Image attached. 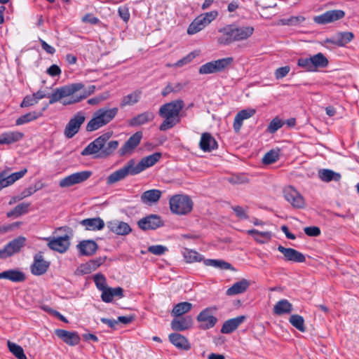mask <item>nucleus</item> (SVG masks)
Wrapping results in <instances>:
<instances>
[{
    "mask_svg": "<svg viewBox=\"0 0 359 359\" xmlns=\"http://www.w3.org/2000/svg\"><path fill=\"white\" fill-rule=\"evenodd\" d=\"M247 233L252 236L254 239L261 244L268 243L272 238V233L271 231H259L252 229L248 230Z\"/></svg>",
    "mask_w": 359,
    "mask_h": 359,
    "instance_id": "nucleus-40",
    "label": "nucleus"
},
{
    "mask_svg": "<svg viewBox=\"0 0 359 359\" xmlns=\"http://www.w3.org/2000/svg\"><path fill=\"white\" fill-rule=\"evenodd\" d=\"M24 133L19 131H6L0 135V145H10L22 140Z\"/></svg>",
    "mask_w": 359,
    "mask_h": 359,
    "instance_id": "nucleus-34",
    "label": "nucleus"
},
{
    "mask_svg": "<svg viewBox=\"0 0 359 359\" xmlns=\"http://www.w3.org/2000/svg\"><path fill=\"white\" fill-rule=\"evenodd\" d=\"M289 322L291 325L300 332H304L306 330L304 326V318L299 315L294 314L290 317Z\"/></svg>",
    "mask_w": 359,
    "mask_h": 359,
    "instance_id": "nucleus-50",
    "label": "nucleus"
},
{
    "mask_svg": "<svg viewBox=\"0 0 359 359\" xmlns=\"http://www.w3.org/2000/svg\"><path fill=\"white\" fill-rule=\"evenodd\" d=\"M147 250L150 253L158 256L164 255L168 250L167 247L162 245H150Z\"/></svg>",
    "mask_w": 359,
    "mask_h": 359,
    "instance_id": "nucleus-55",
    "label": "nucleus"
},
{
    "mask_svg": "<svg viewBox=\"0 0 359 359\" xmlns=\"http://www.w3.org/2000/svg\"><path fill=\"white\" fill-rule=\"evenodd\" d=\"M233 62L232 57H227L206 62L199 68V74H210L222 72L228 68Z\"/></svg>",
    "mask_w": 359,
    "mask_h": 359,
    "instance_id": "nucleus-8",
    "label": "nucleus"
},
{
    "mask_svg": "<svg viewBox=\"0 0 359 359\" xmlns=\"http://www.w3.org/2000/svg\"><path fill=\"white\" fill-rule=\"evenodd\" d=\"M193 325V318L189 316L175 317L170 323L172 330L182 332L189 330Z\"/></svg>",
    "mask_w": 359,
    "mask_h": 359,
    "instance_id": "nucleus-25",
    "label": "nucleus"
},
{
    "mask_svg": "<svg viewBox=\"0 0 359 359\" xmlns=\"http://www.w3.org/2000/svg\"><path fill=\"white\" fill-rule=\"evenodd\" d=\"M318 177L323 182H330L331 181L339 182L341 180V175L330 169H320L318 171Z\"/></svg>",
    "mask_w": 359,
    "mask_h": 359,
    "instance_id": "nucleus-41",
    "label": "nucleus"
},
{
    "mask_svg": "<svg viewBox=\"0 0 359 359\" xmlns=\"http://www.w3.org/2000/svg\"><path fill=\"white\" fill-rule=\"evenodd\" d=\"M102 291L101 299L105 303H110L113 301L114 297L122 298L123 297V290L121 287H107Z\"/></svg>",
    "mask_w": 359,
    "mask_h": 359,
    "instance_id": "nucleus-37",
    "label": "nucleus"
},
{
    "mask_svg": "<svg viewBox=\"0 0 359 359\" xmlns=\"http://www.w3.org/2000/svg\"><path fill=\"white\" fill-rule=\"evenodd\" d=\"M255 113L256 111L254 109H245L238 112L234 118L233 123L234 131L236 133H239L243 126V121L253 116Z\"/></svg>",
    "mask_w": 359,
    "mask_h": 359,
    "instance_id": "nucleus-28",
    "label": "nucleus"
},
{
    "mask_svg": "<svg viewBox=\"0 0 359 359\" xmlns=\"http://www.w3.org/2000/svg\"><path fill=\"white\" fill-rule=\"evenodd\" d=\"M107 227L109 231L120 236L128 235L132 231L131 227L128 223L119 220H113L107 222Z\"/></svg>",
    "mask_w": 359,
    "mask_h": 359,
    "instance_id": "nucleus-26",
    "label": "nucleus"
},
{
    "mask_svg": "<svg viewBox=\"0 0 359 359\" xmlns=\"http://www.w3.org/2000/svg\"><path fill=\"white\" fill-rule=\"evenodd\" d=\"M8 280L13 283H21L25 280V274L18 269L4 271L0 273V280Z\"/></svg>",
    "mask_w": 359,
    "mask_h": 359,
    "instance_id": "nucleus-30",
    "label": "nucleus"
},
{
    "mask_svg": "<svg viewBox=\"0 0 359 359\" xmlns=\"http://www.w3.org/2000/svg\"><path fill=\"white\" fill-rule=\"evenodd\" d=\"M184 260L187 263L200 262L203 259V256L194 250L184 248L182 252Z\"/></svg>",
    "mask_w": 359,
    "mask_h": 359,
    "instance_id": "nucleus-45",
    "label": "nucleus"
},
{
    "mask_svg": "<svg viewBox=\"0 0 359 359\" xmlns=\"http://www.w3.org/2000/svg\"><path fill=\"white\" fill-rule=\"evenodd\" d=\"M92 271H93V267L91 266L89 262H87L84 264H80L76 269L75 273L81 276L90 273Z\"/></svg>",
    "mask_w": 359,
    "mask_h": 359,
    "instance_id": "nucleus-56",
    "label": "nucleus"
},
{
    "mask_svg": "<svg viewBox=\"0 0 359 359\" xmlns=\"http://www.w3.org/2000/svg\"><path fill=\"white\" fill-rule=\"evenodd\" d=\"M83 88V86L81 83H74L57 88L50 94H46L42 90H38L36 93H34L32 95L36 98V102H38L39 100H41L44 97H48L49 104H53L57 102L60 101L63 98L67 97V96L73 95L74 93L80 90Z\"/></svg>",
    "mask_w": 359,
    "mask_h": 359,
    "instance_id": "nucleus-3",
    "label": "nucleus"
},
{
    "mask_svg": "<svg viewBox=\"0 0 359 359\" xmlns=\"http://www.w3.org/2000/svg\"><path fill=\"white\" fill-rule=\"evenodd\" d=\"M76 248L80 255L91 256L96 252L98 245L93 240H83L79 243Z\"/></svg>",
    "mask_w": 359,
    "mask_h": 359,
    "instance_id": "nucleus-27",
    "label": "nucleus"
},
{
    "mask_svg": "<svg viewBox=\"0 0 359 359\" xmlns=\"http://www.w3.org/2000/svg\"><path fill=\"white\" fill-rule=\"evenodd\" d=\"M162 157L161 152H155L151 155L142 158L140 161L136 164L135 162V170L138 175L147 168L154 165Z\"/></svg>",
    "mask_w": 359,
    "mask_h": 359,
    "instance_id": "nucleus-20",
    "label": "nucleus"
},
{
    "mask_svg": "<svg viewBox=\"0 0 359 359\" xmlns=\"http://www.w3.org/2000/svg\"><path fill=\"white\" fill-rule=\"evenodd\" d=\"M306 18L303 15L292 16L289 18L281 20V22L284 25L296 26L302 24L305 21Z\"/></svg>",
    "mask_w": 359,
    "mask_h": 359,
    "instance_id": "nucleus-53",
    "label": "nucleus"
},
{
    "mask_svg": "<svg viewBox=\"0 0 359 359\" xmlns=\"http://www.w3.org/2000/svg\"><path fill=\"white\" fill-rule=\"evenodd\" d=\"M344 16L345 13L342 10H330L315 16L313 21L318 25H326L342 19Z\"/></svg>",
    "mask_w": 359,
    "mask_h": 359,
    "instance_id": "nucleus-17",
    "label": "nucleus"
},
{
    "mask_svg": "<svg viewBox=\"0 0 359 359\" xmlns=\"http://www.w3.org/2000/svg\"><path fill=\"white\" fill-rule=\"evenodd\" d=\"M94 283L99 290H102L107 287V280L105 276L102 273H97L93 277Z\"/></svg>",
    "mask_w": 359,
    "mask_h": 359,
    "instance_id": "nucleus-54",
    "label": "nucleus"
},
{
    "mask_svg": "<svg viewBox=\"0 0 359 359\" xmlns=\"http://www.w3.org/2000/svg\"><path fill=\"white\" fill-rule=\"evenodd\" d=\"M162 192L159 189H150L142 193L140 200L142 203L151 205L159 201Z\"/></svg>",
    "mask_w": 359,
    "mask_h": 359,
    "instance_id": "nucleus-35",
    "label": "nucleus"
},
{
    "mask_svg": "<svg viewBox=\"0 0 359 359\" xmlns=\"http://www.w3.org/2000/svg\"><path fill=\"white\" fill-rule=\"evenodd\" d=\"M170 341L177 348L188 351L191 348V345L187 339L179 333H171L169 334Z\"/></svg>",
    "mask_w": 359,
    "mask_h": 359,
    "instance_id": "nucleus-38",
    "label": "nucleus"
},
{
    "mask_svg": "<svg viewBox=\"0 0 359 359\" xmlns=\"http://www.w3.org/2000/svg\"><path fill=\"white\" fill-rule=\"evenodd\" d=\"M232 209L233 212H235L236 215L241 219H247L248 218V215L246 212V209L239 206H233L232 207Z\"/></svg>",
    "mask_w": 359,
    "mask_h": 359,
    "instance_id": "nucleus-59",
    "label": "nucleus"
},
{
    "mask_svg": "<svg viewBox=\"0 0 359 359\" xmlns=\"http://www.w3.org/2000/svg\"><path fill=\"white\" fill-rule=\"evenodd\" d=\"M92 175L90 170H83L71 174L60 181V187H69L86 181Z\"/></svg>",
    "mask_w": 359,
    "mask_h": 359,
    "instance_id": "nucleus-14",
    "label": "nucleus"
},
{
    "mask_svg": "<svg viewBox=\"0 0 359 359\" xmlns=\"http://www.w3.org/2000/svg\"><path fill=\"white\" fill-rule=\"evenodd\" d=\"M25 241L26 239L23 236H19L11 241L4 249L0 250V258H6L18 252L25 245Z\"/></svg>",
    "mask_w": 359,
    "mask_h": 359,
    "instance_id": "nucleus-16",
    "label": "nucleus"
},
{
    "mask_svg": "<svg viewBox=\"0 0 359 359\" xmlns=\"http://www.w3.org/2000/svg\"><path fill=\"white\" fill-rule=\"evenodd\" d=\"M135 170V160H129L125 165L111 173L107 178V184H113L125 179L128 175H136Z\"/></svg>",
    "mask_w": 359,
    "mask_h": 359,
    "instance_id": "nucleus-9",
    "label": "nucleus"
},
{
    "mask_svg": "<svg viewBox=\"0 0 359 359\" xmlns=\"http://www.w3.org/2000/svg\"><path fill=\"white\" fill-rule=\"evenodd\" d=\"M81 83L84 86V85L82 83ZM95 86L93 85L89 86L87 88H85L83 87L82 89H81L80 90L78 91V92L81 91V93H79L80 99H81L82 100L86 99L89 95L93 94L95 92Z\"/></svg>",
    "mask_w": 359,
    "mask_h": 359,
    "instance_id": "nucleus-58",
    "label": "nucleus"
},
{
    "mask_svg": "<svg viewBox=\"0 0 359 359\" xmlns=\"http://www.w3.org/2000/svg\"><path fill=\"white\" fill-rule=\"evenodd\" d=\"M278 250L284 255V260L286 262L303 263L306 261L305 255L293 248L278 245Z\"/></svg>",
    "mask_w": 359,
    "mask_h": 359,
    "instance_id": "nucleus-21",
    "label": "nucleus"
},
{
    "mask_svg": "<svg viewBox=\"0 0 359 359\" xmlns=\"http://www.w3.org/2000/svg\"><path fill=\"white\" fill-rule=\"evenodd\" d=\"M142 136L143 134L142 131H137L130 136L120 149V155L124 156L128 154H131L140 143Z\"/></svg>",
    "mask_w": 359,
    "mask_h": 359,
    "instance_id": "nucleus-22",
    "label": "nucleus"
},
{
    "mask_svg": "<svg viewBox=\"0 0 359 359\" xmlns=\"http://www.w3.org/2000/svg\"><path fill=\"white\" fill-rule=\"evenodd\" d=\"M218 32L219 35L217 38V41L219 45L226 46L237 42L233 23L219 28Z\"/></svg>",
    "mask_w": 359,
    "mask_h": 359,
    "instance_id": "nucleus-13",
    "label": "nucleus"
},
{
    "mask_svg": "<svg viewBox=\"0 0 359 359\" xmlns=\"http://www.w3.org/2000/svg\"><path fill=\"white\" fill-rule=\"evenodd\" d=\"M297 65L305 72H316L320 68H325L329 65L328 59L322 53L310 57H301L297 59Z\"/></svg>",
    "mask_w": 359,
    "mask_h": 359,
    "instance_id": "nucleus-5",
    "label": "nucleus"
},
{
    "mask_svg": "<svg viewBox=\"0 0 359 359\" xmlns=\"http://www.w3.org/2000/svg\"><path fill=\"white\" fill-rule=\"evenodd\" d=\"M353 38L354 34L351 32H338L331 37L326 38L324 43H331L339 47H344L350 43Z\"/></svg>",
    "mask_w": 359,
    "mask_h": 359,
    "instance_id": "nucleus-18",
    "label": "nucleus"
},
{
    "mask_svg": "<svg viewBox=\"0 0 359 359\" xmlns=\"http://www.w3.org/2000/svg\"><path fill=\"white\" fill-rule=\"evenodd\" d=\"M36 103L37 102H36V98L33 96V95H27L22 100V101L20 104V107H28L33 106V105L36 104Z\"/></svg>",
    "mask_w": 359,
    "mask_h": 359,
    "instance_id": "nucleus-63",
    "label": "nucleus"
},
{
    "mask_svg": "<svg viewBox=\"0 0 359 359\" xmlns=\"http://www.w3.org/2000/svg\"><path fill=\"white\" fill-rule=\"evenodd\" d=\"M50 263L43 259L41 253L35 255L33 264L31 266V272L35 276H41L44 274L48 267Z\"/></svg>",
    "mask_w": 359,
    "mask_h": 359,
    "instance_id": "nucleus-24",
    "label": "nucleus"
},
{
    "mask_svg": "<svg viewBox=\"0 0 359 359\" xmlns=\"http://www.w3.org/2000/svg\"><path fill=\"white\" fill-rule=\"evenodd\" d=\"M284 125V121L279 117L276 116L273 118L267 126L266 131L271 134L275 133L278 130L281 128Z\"/></svg>",
    "mask_w": 359,
    "mask_h": 359,
    "instance_id": "nucleus-52",
    "label": "nucleus"
},
{
    "mask_svg": "<svg viewBox=\"0 0 359 359\" xmlns=\"http://www.w3.org/2000/svg\"><path fill=\"white\" fill-rule=\"evenodd\" d=\"M118 109L114 108H100L95 111L91 119L86 124V130L88 132H93L110 123L117 115Z\"/></svg>",
    "mask_w": 359,
    "mask_h": 359,
    "instance_id": "nucleus-4",
    "label": "nucleus"
},
{
    "mask_svg": "<svg viewBox=\"0 0 359 359\" xmlns=\"http://www.w3.org/2000/svg\"><path fill=\"white\" fill-rule=\"evenodd\" d=\"M193 308L192 304L183 302L175 304L171 311V315L173 317H180L189 313Z\"/></svg>",
    "mask_w": 359,
    "mask_h": 359,
    "instance_id": "nucleus-43",
    "label": "nucleus"
},
{
    "mask_svg": "<svg viewBox=\"0 0 359 359\" xmlns=\"http://www.w3.org/2000/svg\"><path fill=\"white\" fill-rule=\"evenodd\" d=\"M27 172V169L24 168L19 172H15L10 175H8V180H10V182L11 184H13L14 182H15L17 180L22 178L26 173Z\"/></svg>",
    "mask_w": 359,
    "mask_h": 359,
    "instance_id": "nucleus-60",
    "label": "nucleus"
},
{
    "mask_svg": "<svg viewBox=\"0 0 359 359\" xmlns=\"http://www.w3.org/2000/svg\"><path fill=\"white\" fill-rule=\"evenodd\" d=\"M141 94L142 93L140 90H135L126 96H123L120 104L121 107H124L126 106H131L136 104L139 102Z\"/></svg>",
    "mask_w": 359,
    "mask_h": 359,
    "instance_id": "nucleus-46",
    "label": "nucleus"
},
{
    "mask_svg": "<svg viewBox=\"0 0 359 359\" xmlns=\"http://www.w3.org/2000/svg\"><path fill=\"white\" fill-rule=\"evenodd\" d=\"M233 25H234V32L236 34L237 42L248 40L249 38H250L252 36V34L255 32V29L252 26H250V25L241 26L236 23H233Z\"/></svg>",
    "mask_w": 359,
    "mask_h": 359,
    "instance_id": "nucleus-33",
    "label": "nucleus"
},
{
    "mask_svg": "<svg viewBox=\"0 0 359 359\" xmlns=\"http://www.w3.org/2000/svg\"><path fill=\"white\" fill-rule=\"evenodd\" d=\"M41 115V113L37 111H30L28 112L20 117H18L15 121L16 126H21L25 123H28L31 121L36 120Z\"/></svg>",
    "mask_w": 359,
    "mask_h": 359,
    "instance_id": "nucleus-48",
    "label": "nucleus"
},
{
    "mask_svg": "<svg viewBox=\"0 0 359 359\" xmlns=\"http://www.w3.org/2000/svg\"><path fill=\"white\" fill-rule=\"evenodd\" d=\"M194 55L193 53H189L187 56L184 57L183 58L179 60L176 63H175L172 66L173 67H182L188 63H189L194 58Z\"/></svg>",
    "mask_w": 359,
    "mask_h": 359,
    "instance_id": "nucleus-64",
    "label": "nucleus"
},
{
    "mask_svg": "<svg viewBox=\"0 0 359 359\" xmlns=\"http://www.w3.org/2000/svg\"><path fill=\"white\" fill-rule=\"evenodd\" d=\"M184 106L182 100H176L163 104L159 110L158 115L164 118L159 126L161 131H166L175 127L180 122V113Z\"/></svg>",
    "mask_w": 359,
    "mask_h": 359,
    "instance_id": "nucleus-2",
    "label": "nucleus"
},
{
    "mask_svg": "<svg viewBox=\"0 0 359 359\" xmlns=\"http://www.w3.org/2000/svg\"><path fill=\"white\" fill-rule=\"evenodd\" d=\"M81 224L88 231H99L104 228V222L100 217L88 218L83 219Z\"/></svg>",
    "mask_w": 359,
    "mask_h": 359,
    "instance_id": "nucleus-39",
    "label": "nucleus"
},
{
    "mask_svg": "<svg viewBox=\"0 0 359 359\" xmlns=\"http://www.w3.org/2000/svg\"><path fill=\"white\" fill-rule=\"evenodd\" d=\"M74 93L73 95L69 96V98L65 99L62 101L63 105H70L81 102L82 100L80 99V95Z\"/></svg>",
    "mask_w": 359,
    "mask_h": 359,
    "instance_id": "nucleus-62",
    "label": "nucleus"
},
{
    "mask_svg": "<svg viewBox=\"0 0 359 359\" xmlns=\"http://www.w3.org/2000/svg\"><path fill=\"white\" fill-rule=\"evenodd\" d=\"M43 239L48 242V246L50 249L60 253L66 252L69 247V236L67 235L57 238L48 237Z\"/></svg>",
    "mask_w": 359,
    "mask_h": 359,
    "instance_id": "nucleus-19",
    "label": "nucleus"
},
{
    "mask_svg": "<svg viewBox=\"0 0 359 359\" xmlns=\"http://www.w3.org/2000/svg\"><path fill=\"white\" fill-rule=\"evenodd\" d=\"M30 206L29 203H21L16 205L15 208L6 213L8 217H18L29 212Z\"/></svg>",
    "mask_w": 359,
    "mask_h": 359,
    "instance_id": "nucleus-47",
    "label": "nucleus"
},
{
    "mask_svg": "<svg viewBox=\"0 0 359 359\" xmlns=\"http://www.w3.org/2000/svg\"><path fill=\"white\" fill-rule=\"evenodd\" d=\"M217 16L218 12L217 11H212L199 15L189 25L187 33L193 35L199 32L214 21Z\"/></svg>",
    "mask_w": 359,
    "mask_h": 359,
    "instance_id": "nucleus-7",
    "label": "nucleus"
},
{
    "mask_svg": "<svg viewBox=\"0 0 359 359\" xmlns=\"http://www.w3.org/2000/svg\"><path fill=\"white\" fill-rule=\"evenodd\" d=\"M111 135V132H107L100 135L88 144L82 150L81 154L83 156L94 155L95 158H106L110 156L118 147L117 140H111L107 142Z\"/></svg>",
    "mask_w": 359,
    "mask_h": 359,
    "instance_id": "nucleus-1",
    "label": "nucleus"
},
{
    "mask_svg": "<svg viewBox=\"0 0 359 359\" xmlns=\"http://www.w3.org/2000/svg\"><path fill=\"white\" fill-rule=\"evenodd\" d=\"M292 309V304L287 299H281L274 305L273 312L276 315L281 316L286 313H290Z\"/></svg>",
    "mask_w": 359,
    "mask_h": 359,
    "instance_id": "nucleus-44",
    "label": "nucleus"
},
{
    "mask_svg": "<svg viewBox=\"0 0 359 359\" xmlns=\"http://www.w3.org/2000/svg\"><path fill=\"white\" fill-rule=\"evenodd\" d=\"M86 120L83 111H78L69 121L64 130V135L67 138H72L78 133L82 124Z\"/></svg>",
    "mask_w": 359,
    "mask_h": 359,
    "instance_id": "nucleus-11",
    "label": "nucleus"
},
{
    "mask_svg": "<svg viewBox=\"0 0 359 359\" xmlns=\"http://www.w3.org/2000/svg\"><path fill=\"white\" fill-rule=\"evenodd\" d=\"M205 266H212L221 270H231L235 271L234 267L229 262L222 259H207L203 260Z\"/></svg>",
    "mask_w": 359,
    "mask_h": 359,
    "instance_id": "nucleus-42",
    "label": "nucleus"
},
{
    "mask_svg": "<svg viewBox=\"0 0 359 359\" xmlns=\"http://www.w3.org/2000/svg\"><path fill=\"white\" fill-rule=\"evenodd\" d=\"M169 205L172 213L185 215L191 212L194 203L187 195L176 194L170 198Z\"/></svg>",
    "mask_w": 359,
    "mask_h": 359,
    "instance_id": "nucleus-6",
    "label": "nucleus"
},
{
    "mask_svg": "<svg viewBox=\"0 0 359 359\" xmlns=\"http://www.w3.org/2000/svg\"><path fill=\"white\" fill-rule=\"evenodd\" d=\"M216 306L207 307L202 310L196 317L198 323H201L200 328L202 330H208L213 327L217 318L214 316V312L217 311Z\"/></svg>",
    "mask_w": 359,
    "mask_h": 359,
    "instance_id": "nucleus-10",
    "label": "nucleus"
},
{
    "mask_svg": "<svg viewBox=\"0 0 359 359\" xmlns=\"http://www.w3.org/2000/svg\"><path fill=\"white\" fill-rule=\"evenodd\" d=\"M8 347L9 351L18 358V359H27V356L24 353L23 348L13 342L8 341Z\"/></svg>",
    "mask_w": 359,
    "mask_h": 359,
    "instance_id": "nucleus-51",
    "label": "nucleus"
},
{
    "mask_svg": "<svg viewBox=\"0 0 359 359\" xmlns=\"http://www.w3.org/2000/svg\"><path fill=\"white\" fill-rule=\"evenodd\" d=\"M280 149H271L263 157L262 161L265 165L272 164L280 158Z\"/></svg>",
    "mask_w": 359,
    "mask_h": 359,
    "instance_id": "nucleus-49",
    "label": "nucleus"
},
{
    "mask_svg": "<svg viewBox=\"0 0 359 359\" xmlns=\"http://www.w3.org/2000/svg\"><path fill=\"white\" fill-rule=\"evenodd\" d=\"M138 226L143 231L155 230L164 225L161 217L155 214L149 215L137 222Z\"/></svg>",
    "mask_w": 359,
    "mask_h": 359,
    "instance_id": "nucleus-15",
    "label": "nucleus"
},
{
    "mask_svg": "<svg viewBox=\"0 0 359 359\" xmlns=\"http://www.w3.org/2000/svg\"><path fill=\"white\" fill-rule=\"evenodd\" d=\"M55 334L62 341L69 346H76L79 344L81 338L76 332H69L62 329H56Z\"/></svg>",
    "mask_w": 359,
    "mask_h": 359,
    "instance_id": "nucleus-23",
    "label": "nucleus"
},
{
    "mask_svg": "<svg viewBox=\"0 0 359 359\" xmlns=\"http://www.w3.org/2000/svg\"><path fill=\"white\" fill-rule=\"evenodd\" d=\"M304 233L311 237H316L320 234V229L318 226H307L304 229Z\"/></svg>",
    "mask_w": 359,
    "mask_h": 359,
    "instance_id": "nucleus-61",
    "label": "nucleus"
},
{
    "mask_svg": "<svg viewBox=\"0 0 359 359\" xmlns=\"http://www.w3.org/2000/svg\"><path fill=\"white\" fill-rule=\"evenodd\" d=\"M199 147L204 152H210L218 148V144L210 133H204L201 137Z\"/></svg>",
    "mask_w": 359,
    "mask_h": 359,
    "instance_id": "nucleus-29",
    "label": "nucleus"
},
{
    "mask_svg": "<svg viewBox=\"0 0 359 359\" xmlns=\"http://www.w3.org/2000/svg\"><path fill=\"white\" fill-rule=\"evenodd\" d=\"M285 199L294 208L302 209L305 207L306 203L303 196L292 186H287L283 189Z\"/></svg>",
    "mask_w": 359,
    "mask_h": 359,
    "instance_id": "nucleus-12",
    "label": "nucleus"
},
{
    "mask_svg": "<svg viewBox=\"0 0 359 359\" xmlns=\"http://www.w3.org/2000/svg\"><path fill=\"white\" fill-rule=\"evenodd\" d=\"M155 115L151 111H146L137 114L129 120L128 124L132 127H137L147 124L154 120Z\"/></svg>",
    "mask_w": 359,
    "mask_h": 359,
    "instance_id": "nucleus-31",
    "label": "nucleus"
},
{
    "mask_svg": "<svg viewBox=\"0 0 359 359\" xmlns=\"http://www.w3.org/2000/svg\"><path fill=\"white\" fill-rule=\"evenodd\" d=\"M245 318V316H239L226 320L221 327V332L222 334L232 333L244 322Z\"/></svg>",
    "mask_w": 359,
    "mask_h": 359,
    "instance_id": "nucleus-32",
    "label": "nucleus"
},
{
    "mask_svg": "<svg viewBox=\"0 0 359 359\" xmlns=\"http://www.w3.org/2000/svg\"><path fill=\"white\" fill-rule=\"evenodd\" d=\"M250 285V281L247 279L243 278L229 287L226 291V294L227 296H234L244 293L248 289Z\"/></svg>",
    "mask_w": 359,
    "mask_h": 359,
    "instance_id": "nucleus-36",
    "label": "nucleus"
},
{
    "mask_svg": "<svg viewBox=\"0 0 359 359\" xmlns=\"http://www.w3.org/2000/svg\"><path fill=\"white\" fill-rule=\"evenodd\" d=\"M290 71L288 65L278 68L274 73L276 79L279 80L286 76Z\"/></svg>",
    "mask_w": 359,
    "mask_h": 359,
    "instance_id": "nucleus-57",
    "label": "nucleus"
}]
</instances>
